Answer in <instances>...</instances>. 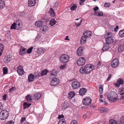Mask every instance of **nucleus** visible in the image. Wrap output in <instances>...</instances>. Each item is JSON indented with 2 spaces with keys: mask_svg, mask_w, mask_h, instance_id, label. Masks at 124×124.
Wrapping results in <instances>:
<instances>
[{
  "mask_svg": "<svg viewBox=\"0 0 124 124\" xmlns=\"http://www.w3.org/2000/svg\"><path fill=\"white\" fill-rule=\"evenodd\" d=\"M94 67L92 64H88L86 65L85 66L82 67L80 69L79 71L81 73H89L93 69Z\"/></svg>",
  "mask_w": 124,
  "mask_h": 124,
  "instance_id": "f257e3e1",
  "label": "nucleus"
},
{
  "mask_svg": "<svg viewBox=\"0 0 124 124\" xmlns=\"http://www.w3.org/2000/svg\"><path fill=\"white\" fill-rule=\"evenodd\" d=\"M9 116L8 111L6 110H3L0 113V119L4 120L7 119Z\"/></svg>",
  "mask_w": 124,
  "mask_h": 124,
  "instance_id": "f03ea898",
  "label": "nucleus"
},
{
  "mask_svg": "<svg viewBox=\"0 0 124 124\" xmlns=\"http://www.w3.org/2000/svg\"><path fill=\"white\" fill-rule=\"evenodd\" d=\"M116 95H117L114 92H110L107 95V99L110 101H114L117 99L116 97Z\"/></svg>",
  "mask_w": 124,
  "mask_h": 124,
  "instance_id": "7ed1b4c3",
  "label": "nucleus"
},
{
  "mask_svg": "<svg viewBox=\"0 0 124 124\" xmlns=\"http://www.w3.org/2000/svg\"><path fill=\"white\" fill-rule=\"evenodd\" d=\"M70 58L69 56L66 54L62 55L60 58V62L62 63H65L67 62Z\"/></svg>",
  "mask_w": 124,
  "mask_h": 124,
  "instance_id": "20e7f679",
  "label": "nucleus"
},
{
  "mask_svg": "<svg viewBox=\"0 0 124 124\" xmlns=\"http://www.w3.org/2000/svg\"><path fill=\"white\" fill-rule=\"evenodd\" d=\"M111 34L110 33H108L106 35L107 37L105 38L107 44H110L112 43L114 41V39L112 37Z\"/></svg>",
  "mask_w": 124,
  "mask_h": 124,
  "instance_id": "39448f33",
  "label": "nucleus"
},
{
  "mask_svg": "<svg viewBox=\"0 0 124 124\" xmlns=\"http://www.w3.org/2000/svg\"><path fill=\"white\" fill-rule=\"evenodd\" d=\"M86 60L85 58L83 57H80L77 61V63L78 65L81 66L85 63Z\"/></svg>",
  "mask_w": 124,
  "mask_h": 124,
  "instance_id": "423d86ee",
  "label": "nucleus"
},
{
  "mask_svg": "<svg viewBox=\"0 0 124 124\" xmlns=\"http://www.w3.org/2000/svg\"><path fill=\"white\" fill-rule=\"evenodd\" d=\"M92 100L89 97H86L84 98L83 101V104L86 106L89 105L92 102Z\"/></svg>",
  "mask_w": 124,
  "mask_h": 124,
  "instance_id": "0eeeda50",
  "label": "nucleus"
},
{
  "mask_svg": "<svg viewBox=\"0 0 124 124\" xmlns=\"http://www.w3.org/2000/svg\"><path fill=\"white\" fill-rule=\"evenodd\" d=\"M60 83V80L57 78H55L53 79L51 81V85L54 86H56L58 85Z\"/></svg>",
  "mask_w": 124,
  "mask_h": 124,
  "instance_id": "6e6552de",
  "label": "nucleus"
},
{
  "mask_svg": "<svg viewBox=\"0 0 124 124\" xmlns=\"http://www.w3.org/2000/svg\"><path fill=\"white\" fill-rule=\"evenodd\" d=\"M81 84L80 83L77 81H74L71 84L72 87L73 89H76L80 87Z\"/></svg>",
  "mask_w": 124,
  "mask_h": 124,
  "instance_id": "1a4fd4ad",
  "label": "nucleus"
},
{
  "mask_svg": "<svg viewBox=\"0 0 124 124\" xmlns=\"http://www.w3.org/2000/svg\"><path fill=\"white\" fill-rule=\"evenodd\" d=\"M119 64V62L117 59H114L112 61L111 63V66L113 68L117 67Z\"/></svg>",
  "mask_w": 124,
  "mask_h": 124,
  "instance_id": "9d476101",
  "label": "nucleus"
},
{
  "mask_svg": "<svg viewBox=\"0 0 124 124\" xmlns=\"http://www.w3.org/2000/svg\"><path fill=\"white\" fill-rule=\"evenodd\" d=\"M12 56L10 55H8L6 56L4 59L5 63H8L11 61L12 59Z\"/></svg>",
  "mask_w": 124,
  "mask_h": 124,
  "instance_id": "9b49d317",
  "label": "nucleus"
},
{
  "mask_svg": "<svg viewBox=\"0 0 124 124\" xmlns=\"http://www.w3.org/2000/svg\"><path fill=\"white\" fill-rule=\"evenodd\" d=\"M117 83H115L114 84V85L117 87H119L120 85H122L124 84V80H123L122 79L119 78L117 80Z\"/></svg>",
  "mask_w": 124,
  "mask_h": 124,
  "instance_id": "f8f14e48",
  "label": "nucleus"
},
{
  "mask_svg": "<svg viewBox=\"0 0 124 124\" xmlns=\"http://www.w3.org/2000/svg\"><path fill=\"white\" fill-rule=\"evenodd\" d=\"M17 72L20 75L22 76L24 74L23 68L21 66L19 65L18 67Z\"/></svg>",
  "mask_w": 124,
  "mask_h": 124,
  "instance_id": "ddd939ff",
  "label": "nucleus"
},
{
  "mask_svg": "<svg viewBox=\"0 0 124 124\" xmlns=\"http://www.w3.org/2000/svg\"><path fill=\"white\" fill-rule=\"evenodd\" d=\"M48 28V27L46 25H43L40 28V31L42 33H45L47 31Z\"/></svg>",
  "mask_w": 124,
  "mask_h": 124,
  "instance_id": "4468645a",
  "label": "nucleus"
},
{
  "mask_svg": "<svg viewBox=\"0 0 124 124\" xmlns=\"http://www.w3.org/2000/svg\"><path fill=\"white\" fill-rule=\"evenodd\" d=\"M109 44L107 43H104L103 46L102 48V51L104 52L109 49L110 48V46Z\"/></svg>",
  "mask_w": 124,
  "mask_h": 124,
  "instance_id": "2eb2a0df",
  "label": "nucleus"
},
{
  "mask_svg": "<svg viewBox=\"0 0 124 124\" xmlns=\"http://www.w3.org/2000/svg\"><path fill=\"white\" fill-rule=\"evenodd\" d=\"M43 23V21L40 20L36 21L35 23V26L38 27L39 28L42 26Z\"/></svg>",
  "mask_w": 124,
  "mask_h": 124,
  "instance_id": "dca6fc26",
  "label": "nucleus"
},
{
  "mask_svg": "<svg viewBox=\"0 0 124 124\" xmlns=\"http://www.w3.org/2000/svg\"><path fill=\"white\" fill-rule=\"evenodd\" d=\"M45 49L43 48L40 47L38 48L37 51V53L38 55H40L44 53Z\"/></svg>",
  "mask_w": 124,
  "mask_h": 124,
  "instance_id": "f3484780",
  "label": "nucleus"
},
{
  "mask_svg": "<svg viewBox=\"0 0 124 124\" xmlns=\"http://www.w3.org/2000/svg\"><path fill=\"white\" fill-rule=\"evenodd\" d=\"M83 48L82 47H80L78 48L77 50V54L78 56L82 55L83 54Z\"/></svg>",
  "mask_w": 124,
  "mask_h": 124,
  "instance_id": "a211bd4d",
  "label": "nucleus"
},
{
  "mask_svg": "<svg viewBox=\"0 0 124 124\" xmlns=\"http://www.w3.org/2000/svg\"><path fill=\"white\" fill-rule=\"evenodd\" d=\"M87 91L86 89L85 88H81L80 89L79 91V94L81 95H83Z\"/></svg>",
  "mask_w": 124,
  "mask_h": 124,
  "instance_id": "6ab92c4d",
  "label": "nucleus"
},
{
  "mask_svg": "<svg viewBox=\"0 0 124 124\" xmlns=\"http://www.w3.org/2000/svg\"><path fill=\"white\" fill-rule=\"evenodd\" d=\"M34 76L32 74H30L28 75V80L29 82H32L34 80Z\"/></svg>",
  "mask_w": 124,
  "mask_h": 124,
  "instance_id": "aec40b11",
  "label": "nucleus"
},
{
  "mask_svg": "<svg viewBox=\"0 0 124 124\" xmlns=\"http://www.w3.org/2000/svg\"><path fill=\"white\" fill-rule=\"evenodd\" d=\"M36 3V0H29L28 2L29 6L31 7L34 5Z\"/></svg>",
  "mask_w": 124,
  "mask_h": 124,
  "instance_id": "412c9836",
  "label": "nucleus"
},
{
  "mask_svg": "<svg viewBox=\"0 0 124 124\" xmlns=\"http://www.w3.org/2000/svg\"><path fill=\"white\" fill-rule=\"evenodd\" d=\"M92 33L89 31H86L84 33V35L86 37H88L91 35Z\"/></svg>",
  "mask_w": 124,
  "mask_h": 124,
  "instance_id": "4be33fe9",
  "label": "nucleus"
},
{
  "mask_svg": "<svg viewBox=\"0 0 124 124\" xmlns=\"http://www.w3.org/2000/svg\"><path fill=\"white\" fill-rule=\"evenodd\" d=\"M49 13L50 15L54 17L55 16V14L54 10L52 8H51L50 9V10L49 11Z\"/></svg>",
  "mask_w": 124,
  "mask_h": 124,
  "instance_id": "5701e85b",
  "label": "nucleus"
},
{
  "mask_svg": "<svg viewBox=\"0 0 124 124\" xmlns=\"http://www.w3.org/2000/svg\"><path fill=\"white\" fill-rule=\"evenodd\" d=\"M94 15L96 16H103L104 14L102 11L99 12L97 11L95 12L94 14Z\"/></svg>",
  "mask_w": 124,
  "mask_h": 124,
  "instance_id": "b1692460",
  "label": "nucleus"
},
{
  "mask_svg": "<svg viewBox=\"0 0 124 124\" xmlns=\"http://www.w3.org/2000/svg\"><path fill=\"white\" fill-rule=\"evenodd\" d=\"M41 96V94L39 93H36L34 95V98L36 100H38Z\"/></svg>",
  "mask_w": 124,
  "mask_h": 124,
  "instance_id": "393cba45",
  "label": "nucleus"
},
{
  "mask_svg": "<svg viewBox=\"0 0 124 124\" xmlns=\"http://www.w3.org/2000/svg\"><path fill=\"white\" fill-rule=\"evenodd\" d=\"M75 95V93L73 91H71L69 93L68 96L69 98L71 99L74 97Z\"/></svg>",
  "mask_w": 124,
  "mask_h": 124,
  "instance_id": "a878e982",
  "label": "nucleus"
},
{
  "mask_svg": "<svg viewBox=\"0 0 124 124\" xmlns=\"http://www.w3.org/2000/svg\"><path fill=\"white\" fill-rule=\"evenodd\" d=\"M124 50V44L121 45L118 48V51L119 52H121Z\"/></svg>",
  "mask_w": 124,
  "mask_h": 124,
  "instance_id": "bb28decb",
  "label": "nucleus"
},
{
  "mask_svg": "<svg viewBox=\"0 0 124 124\" xmlns=\"http://www.w3.org/2000/svg\"><path fill=\"white\" fill-rule=\"evenodd\" d=\"M31 97L30 94L26 96V100L28 102H30L32 101Z\"/></svg>",
  "mask_w": 124,
  "mask_h": 124,
  "instance_id": "cd10ccee",
  "label": "nucleus"
},
{
  "mask_svg": "<svg viewBox=\"0 0 124 124\" xmlns=\"http://www.w3.org/2000/svg\"><path fill=\"white\" fill-rule=\"evenodd\" d=\"M26 49L24 48H21L19 54L21 55H22L23 54H24L26 53L25 51L26 50Z\"/></svg>",
  "mask_w": 124,
  "mask_h": 124,
  "instance_id": "c85d7f7f",
  "label": "nucleus"
},
{
  "mask_svg": "<svg viewBox=\"0 0 124 124\" xmlns=\"http://www.w3.org/2000/svg\"><path fill=\"white\" fill-rule=\"evenodd\" d=\"M31 105V103L28 104L27 102H24L23 103V108L25 109L26 108H28L30 107Z\"/></svg>",
  "mask_w": 124,
  "mask_h": 124,
  "instance_id": "c756f323",
  "label": "nucleus"
},
{
  "mask_svg": "<svg viewBox=\"0 0 124 124\" xmlns=\"http://www.w3.org/2000/svg\"><path fill=\"white\" fill-rule=\"evenodd\" d=\"M5 6V2L2 0H0V9H3Z\"/></svg>",
  "mask_w": 124,
  "mask_h": 124,
  "instance_id": "7c9ffc66",
  "label": "nucleus"
},
{
  "mask_svg": "<svg viewBox=\"0 0 124 124\" xmlns=\"http://www.w3.org/2000/svg\"><path fill=\"white\" fill-rule=\"evenodd\" d=\"M56 21L54 19H52L50 20V24L51 26H53L55 24Z\"/></svg>",
  "mask_w": 124,
  "mask_h": 124,
  "instance_id": "2f4dec72",
  "label": "nucleus"
},
{
  "mask_svg": "<svg viewBox=\"0 0 124 124\" xmlns=\"http://www.w3.org/2000/svg\"><path fill=\"white\" fill-rule=\"evenodd\" d=\"M86 40V38L85 36H82L80 40V43L81 44H83L85 42Z\"/></svg>",
  "mask_w": 124,
  "mask_h": 124,
  "instance_id": "473e14b6",
  "label": "nucleus"
},
{
  "mask_svg": "<svg viewBox=\"0 0 124 124\" xmlns=\"http://www.w3.org/2000/svg\"><path fill=\"white\" fill-rule=\"evenodd\" d=\"M119 35L120 36L123 37H124V29L120 30L119 33Z\"/></svg>",
  "mask_w": 124,
  "mask_h": 124,
  "instance_id": "72a5a7b5",
  "label": "nucleus"
},
{
  "mask_svg": "<svg viewBox=\"0 0 124 124\" xmlns=\"http://www.w3.org/2000/svg\"><path fill=\"white\" fill-rule=\"evenodd\" d=\"M17 23L14 22L11 26L10 29L11 30L14 29H16V27Z\"/></svg>",
  "mask_w": 124,
  "mask_h": 124,
  "instance_id": "f704fd0d",
  "label": "nucleus"
},
{
  "mask_svg": "<svg viewBox=\"0 0 124 124\" xmlns=\"http://www.w3.org/2000/svg\"><path fill=\"white\" fill-rule=\"evenodd\" d=\"M119 93L121 95L124 94V88L123 87L121 88L119 90Z\"/></svg>",
  "mask_w": 124,
  "mask_h": 124,
  "instance_id": "c9c22d12",
  "label": "nucleus"
},
{
  "mask_svg": "<svg viewBox=\"0 0 124 124\" xmlns=\"http://www.w3.org/2000/svg\"><path fill=\"white\" fill-rule=\"evenodd\" d=\"M48 72L46 69H45L43 70L40 73V75L42 76L44 75H46L47 74V72Z\"/></svg>",
  "mask_w": 124,
  "mask_h": 124,
  "instance_id": "e433bc0d",
  "label": "nucleus"
},
{
  "mask_svg": "<svg viewBox=\"0 0 124 124\" xmlns=\"http://www.w3.org/2000/svg\"><path fill=\"white\" fill-rule=\"evenodd\" d=\"M57 75V72L55 70H53L51 72V75L52 76H55Z\"/></svg>",
  "mask_w": 124,
  "mask_h": 124,
  "instance_id": "4c0bfd02",
  "label": "nucleus"
},
{
  "mask_svg": "<svg viewBox=\"0 0 124 124\" xmlns=\"http://www.w3.org/2000/svg\"><path fill=\"white\" fill-rule=\"evenodd\" d=\"M117 122L113 119H111L109 121V124H116Z\"/></svg>",
  "mask_w": 124,
  "mask_h": 124,
  "instance_id": "58836bf2",
  "label": "nucleus"
},
{
  "mask_svg": "<svg viewBox=\"0 0 124 124\" xmlns=\"http://www.w3.org/2000/svg\"><path fill=\"white\" fill-rule=\"evenodd\" d=\"M69 105L68 103H65L63 106V107L64 109H65L69 107Z\"/></svg>",
  "mask_w": 124,
  "mask_h": 124,
  "instance_id": "ea45409f",
  "label": "nucleus"
},
{
  "mask_svg": "<svg viewBox=\"0 0 124 124\" xmlns=\"http://www.w3.org/2000/svg\"><path fill=\"white\" fill-rule=\"evenodd\" d=\"M58 124H65V120L64 119L60 120Z\"/></svg>",
  "mask_w": 124,
  "mask_h": 124,
  "instance_id": "a19ab883",
  "label": "nucleus"
},
{
  "mask_svg": "<svg viewBox=\"0 0 124 124\" xmlns=\"http://www.w3.org/2000/svg\"><path fill=\"white\" fill-rule=\"evenodd\" d=\"M77 7V4H74L71 7L70 9L71 10H74L76 9Z\"/></svg>",
  "mask_w": 124,
  "mask_h": 124,
  "instance_id": "79ce46f5",
  "label": "nucleus"
},
{
  "mask_svg": "<svg viewBox=\"0 0 124 124\" xmlns=\"http://www.w3.org/2000/svg\"><path fill=\"white\" fill-rule=\"evenodd\" d=\"M3 74H7L8 72V69L7 68L4 67L3 69Z\"/></svg>",
  "mask_w": 124,
  "mask_h": 124,
  "instance_id": "37998d69",
  "label": "nucleus"
},
{
  "mask_svg": "<svg viewBox=\"0 0 124 124\" xmlns=\"http://www.w3.org/2000/svg\"><path fill=\"white\" fill-rule=\"evenodd\" d=\"M33 49V47H31L29 48L27 50L26 52L28 54H30L32 51V50Z\"/></svg>",
  "mask_w": 124,
  "mask_h": 124,
  "instance_id": "c03bdc74",
  "label": "nucleus"
},
{
  "mask_svg": "<svg viewBox=\"0 0 124 124\" xmlns=\"http://www.w3.org/2000/svg\"><path fill=\"white\" fill-rule=\"evenodd\" d=\"M103 88L101 85H100L99 87V91L100 93H103Z\"/></svg>",
  "mask_w": 124,
  "mask_h": 124,
  "instance_id": "a18cd8bd",
  "label": "nucleus"
},
{
  "mask_svg": "<svg viewBox=\"0 0 124 124\" xmlns=\"http://www.w3.org/2000/svg\"><path fill=\"white\" fill-rule=\"evenodd\" d=\"M4 46L2 44H0V52H2L4 49Z\"/></svg>",
  "mask_w": 124,
  "mask_h": 124,
  "instance_id": "49530a36",
  "label": "nucleus"
},
{
  "mask_svg": "<svg viewBox=\"0 0 124 124\" xmlns=\"http://www.w3.org/2000/svg\"><path fill=\"white\" fill-rule=\"evenodd\" d=\"M66 67V64H64L63 65L60 66L59 67V68L60 69H63L65 68Z\"/></svg>",
  "mask_w": 124,
  "mask_h": 124,
  "instance_id": "de8ad7c7",
  "label": "nucleus"
},
{
  "mask_svg": "<svg viewBox=\"0 0 124 124\" xmlns=\"http://www.w3.org/2000/svg\"><path fill=\"white\" fill-rule=\"evenodd\" d=\"M82 20L81 19L79 22H75V25L78 26H79L82 23Z\"/></svg>",
  "mask_w": 124,
  "mask_h": 124,
  "instance_id": "09e8293b",
  "label": "nucleus"
},
{
  "mask_svg": "<svg viewBox=\"0 0 124 124\" xmlns=\"http://www.w3.org/2000/svg\"><path fill=\"white\" fill-rule=\"evenodd\" d=\"M14 123L13 120H11L8 121L6 123V124H14Z\"/></svg>",
  "mask_w": 124,
  "mask_h": 124,
  "instance_id": "8fccbe9b",
  "label": "nucleus"
},
{
  "mask_svg": "<svg viewBox=\"0 0 124 124\" xmlns=\"http://www.w3.org/2000/svg\"><path fill=\"white\" fill-rule=\"evenodd\" d=\"M102 64V63L101 62H99L97 64V68H99L101 66V65Z\"/></svg>",
  "mask_w": 124,
  "mask_h": 124,
  "instance_id": "3c124183",
  "label": "nucleus"
},
{
  "mask_svg": "<svg viewBox=\"0 0 124 124\" xmlns=\"http://www.w3.org/2000/svg\"><path fill=\"white\" fill-rule=\"evenodd\" d=\"M110 5V3H105L104 4V6L105 7L107 8L109 7Z\"/></svg>",
  "mask_w": 124,
  "mask_h": 124,
  "instance_id": "603ef678",
  "label": "nucleus"
},
{
  "mask_svg": "<svg viewBox=\"0 0 124 124\" xmlns=\"http://www.w3.org/2000/svg\"><path fill=\"white\" fill-rule=\"evenodd\" d=\"M7 95L6 94H5L3 96V99L4 100H6V98L7 97Z\"/></svg>",
  "mask_w": 124,
  "mask_h": 124,
  "instance_id": "864d4df0",
  "label": "nucleus"
},
{
  "mask_svg": "<svg viewBox=\"0 0 124 124\" xmlns=\"http://www.w3.org/2000/svg\"><path fill=\"white\" fill-rule=\"evenodd\" d=\"M85 0H80L79 4L80 5H82L85 1Z\"/></svg>",
  "mask_w": 124,
  "mask_h": 124,
  "instance_id": "5fc2aeb1",
  "label": "nucleus"
},
{
  "mask_svg": "<svg viewBox=\"0 0 124 124\" xmlns=\"http://www.w3.org/2000/svg\"><path fill=\"white\" fill-rule=\"evenodd\" d=\"M120 121L121 122L124 124V116H122L121 118Z\"/></svg>",
  "mask_w": 124,
  "mask_h": 124,
  "instance_id": "6e6d98bb",
  "label": "nucleus"
},
{
  "mask_svg": "<svg viewBox=\"0 0 124 124\" xmlns=\"http://www.w3.org/2000/svg\"><path fill=\"white\" fill-rule=\"evenodd\" d=\"M104 112H108V109L106 108L103 107Z\"/></svg>",
  "mask_w": 124,
  "mask_h": 124,
  "instance_id": "4d7b16f0",
  "label": "nucleus"
},
{
  "mask_svg": "<svg viewBox=\"0 0 124 124\" xmlns=\"http://www.w3.org/2000/svg\"><path fill=\"white\" fill-rule=\"evenodd\" d=\"M99 9V8L97 7H95L94 8H93L94 11V13H95V12H97V10H98Z\"/></svg>",
  "mask_w": 124,
  "mask_h": 124,
  "instance_id": "13d9d810",
  "label": "nucleus"
},
{
  "mask_svg": "<svg viewBox=\"0 0 124 124\" xmlns=\"http://www.w3.org/2000/svg\"><path fill=\"white\" fill-rule=\"evenodd\" d=\"M70 124H77V122L76 120L73 121Z\"/></svg>",
  "mask_w": 124,
  "mask_h": 124,
  "instance_id": "bf43d9fd",
  "label": "nucleus"
},
{
  "mask_svg": "<svg viewBox=\"0 0 124 124\" xmlns=\"http://www.w3.org/2000/svg\"><path fill=\"white\" fill-rule=\"evenodd\" d=\"M25 120V117H22L21 119V123L22 124Z\"/></svg>",
  "mask_w": 124,
  "mask_h": 124,
  "instance_id": "052dcab7",
  "label": "nucleus"
},
{
  "mask_svg": "<svg viewBox=\"0 0 124 124\" xmlns=\"http://www.w3.org/2000/svg\"><path fill=\"white\" fill-rule=\"evenodd\" d=\"M111 74H110L109 75L108 77L107 78V81H109V79L111 78Z\"/></svg>",
  "mask_w": 124,
  "mask_h": 124,
  "instance_id": "680f3d73",
  "label": "nucleus"
},
{
  "mask_svg": "<svg viewBox=\"0 0 124 124\" xmlns=\"http://www.w3.org/2000/svg\"><path fill=\"white\" fill-rule=\"evenodd\" d=\"M99 110L100 111L101 113L104 112L103 107L100 108Z\"/></svg>",
  "mask_w": 124,
  "mask_h": 124,
  "instance_id": "e2e57ef3",
  "label": "nucleus"
},
{
  "mask_svg": "<svg viewBox=\"0 0 124 124\" xmlns=\"http://www.w3.org/2000/svg\"><path fill=\"white\" fill-rule=\"evenodd\" d=\"M14 88L15 87H12L11 88L9 89L10 91V92H11L12 91H14Z\"/></svg>",
  "mask_w": 124,
  "mask_h": 124,
  "instance_id": "0e129e2a",
  "label": "nucleus"
},
{
  "mask_svg": "<svg viewBox=\"0 0 124 124\" xmlns=\"http://www.w3.org/2000/svg\"><path fill=\"white\" fill-rule=\"evenodd\" d=\"M58 117V118L60 119L62 118H63L64 117V116L63 115H59V116Z\"/></svg>",
  "mask_w": 124,
  "mask_h": 124,
  "instance_id": "69168bd1",
  "label": "nucleus"
},
{
  "mask_svg": "<svg viewBox=\"0 0 124 124\" xmlns=\"http://www.w3.org/2000/svg\"><path fill=\"white\" fill-rule=\"evenodd\" d=\"M118 29V26L117 25H116L114 31H116Z\"/></svg>",
  "mask_w": 124,
  "mask_h": 124,
  "instance_id": "338daca9",
  "label": "nucleus"
},
{
  "mask_svg": "<svg viewBox=\"0 0 124 124\" xmlns=\"http://www.w3.org/2000/svg\"><path fill=\"white\" fill-rule=\"evenodd\" d=\"M3 105L2 103L1 102H0V108H3Z\"/></svg>",
  "mask_w": 124,
  "mask_h": 124,
  "instance_id": "774afa93",
  "label": "nucleus"
}]
</instances>
